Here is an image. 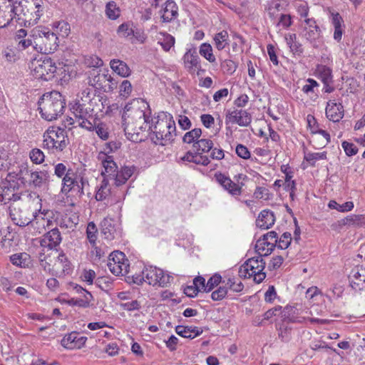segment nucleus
I'll return each instance as SVG.
<instances>
[{
    "label": "nucleus",
    "instance_id": "nucleus-58",
    "mask_svg": "<svg viewBox=\"0 0 365 365\" xmlns=\"http://www.w3.org/2000/svg\"><path fill=\"white\" fill-rule=\"evenodd\" d=\"M133 30L128 24H122L118 29V33L123 37L128 38L133 36Z\"/></svg>",
    "mask_w": 365,
    "mask_h": 365
},
{
    "label": "nucleus",
    "instance_id": "nucleus-1",
    "mask_svg": "<svg viewBox=\"0 0 365 365\" xmlns=\"http://www.w3.org/2000/svg\"><path fill=\"white\" fill-rule=\"evenodd\" d=\"M151 110L148 103L137 98L125 105L122 114L123 125L125 135L133 140H141L138 135L148 128Z\"/></svg>",
    "mask_w": 365,
    "mask_h": 365
},
{
    "label": "nucleus",
    "instance_id": "nucleus-44",
    "mask_svg": "<svg viewBox=\"0 0 365 365\" xmlns=\"http://www.w3.org/2000/svg\"><path fill=\"white\" fill-rule=\"evenodd\" d=\"M115 229L113 226L107 220H104L101 223V234L104 238L111 240L114 238Z\"/></svg>",
    "mask_w": 365,
    "mask_h": 365
},
{
    "label": "nucleus",
    "instance_id": "nucleus-29",
    "mask_svg": "<svg viewBox=\"0 0 365 365\" xmlns=\"http://www.w3.org/2000/svg\"><path fill=\"white\" fill-rule=\"evenodd\" d=\"M287 4L280 0H272L268 8V14L272 19H275L281 13L285 11Z\"/></svg>",
    "mask_w": 365,
    "mask_h": 365
},
{
    "label": "nucleus",
    "instance_id": "nucleus-13",
    "mask_svg": "<svg viewBox=\"0 0 365 365\" xmlns=\"http://www.w3.org/2000/svg\"><path fill=\"white\" fill-rule=\"evenodd\" d=\"M214 177L216 181L230 195L238 196L242 194L244 183L237 184L221 172L215 173Z\"/></svg>",
    "mask_w": 365,
    "mask_h": 365
},
{
    "label": "nucleus",
    "instance_id": "nucleus-37",
    "mask_svg": "<svg viewBox=\"0 0 365 365\" xmlns=\"http://www.w3.org/2000/svg\"><path fill=\"white\" fill-rule=\"evenodd\" d=\"M162 36L158 38V43H160L164 51H168L175 44V38L167 33H160Z\"/></svg>",
    "mask_w": 365,
    "mask_h": 365
},
{
    "label": "nucleus",
    "instance_id": "nucleus-6",
    "mask_svg": "<svg viewBox=\"0 0 365 365\" xmlns=\"http://www.w3.org/2000/svg\"><path fill=\"white\" fill-rule=\"evenodd\" d=\"M69 144L68 132L60 127H51L43 134V146L53 153L62 152Z\"/></svg>",
    "mask_w": 365,
    "mask_h": 365
},
{
    "label": "nucleus",
    "instance_id": "nucleus-7",
    "mask_svg": "<svg viewBox=\"0 0 365 365\" xmlns=\"http://www.w3.org/2000/svg\"><path fill=\"white\" fill-rule=\"evenodd\" d=\"M31 37L34 38V49L41 53L54 52L58 46L56 34L48 28L33 29Z\"/></svg>",
    "mask_w": 365,
    "mask_h": 365
},
{
    "label": "nucleus",
    "instance_id": "nucleus-10",
    "mask_svg": "<svg viewBox=\"0 0 365 365\" xmlns=\"http://www.w3.org/2000/svg\"><path fill=\"white\" fill-rule=\"evenodd\" d=\"M9 218L15 225L24 227L33 225L38 217L36 212L21 207L18 204L12 203L8 207Z\"/></svg>",
    "mask_w": 365,
    "mask_h": 365
},
{
    "label": "nucleus",
    "instance_id": "nucleus-48",
    "mask_svg": "<svg viewBox=\"0 0 365 365\" xmlns=\"http://www.w3.org/2000/svg\"><path fill=\"white\" fill-rule=\"evenodd\" d=\"M278 16L279 21H277L276 26L277 27L279 28V29H287L292 25V21L289 14L281 13Z\"/></svg>",
    "mask_w": 365,
    "mask_h": 365
},
{
    "label": "nucleus",
    "instance_id": "nucleus-32",
    "mask_svg": "<svg viewBox=\"0 0 365 365\" xmlns=\"http://www.w3.org/2000/svg\"><path fill=\"white\" fill-rule=\"evenodd\" d=\"M338 222L340 226H363L365 225V217L363 215H351L341 219Z\"/></svg>",
    "mask_w": 365,
    "mask_h": 365
},
{
    "label": "nucleus",
    "instance_id": "nucleus-31",
    "mask_svg": "<svg viewBox=\"0 0 365 365\" xmlns=\"http://www.w3.org/2000/svg\"><path fill=\"white\" fill-rule=\"evenodd\" d=\"M214 46L218 51H222L229 46V34L225 30H222L215 34L213 37Z\"/></svg>",
    "mask_w": 365,
    "mask_h": 365
},
{
    "label": "nucleus",
    "instance_id": "nucleus-16",
    "mask_svg": "<svg viewBox=\"0 0 365 365\" xmlns=\"http://www.w3.org/2000/svg\"><path fill=\"white\" fill-rule=\"evenodd\" d=\"M344 110L341 99H330L326 107V115L333 122H339L344 117Z\"/></svg>",
    "mask_w": 365,
    "mask_h": 365
},
{
    "label": "nucleus",
    "instance_id": "nucleus-51",
    "mask_svg": "<svg viewBox=\"0 0 365 365\" xmlns=\"http://www.w3.org/2000/svg\"><path fill=\"white\" fill-rule=\"evenodd\" d=\"M18 3L14 0H0V11H12L15 13Z\"/></svg>",
    "mask_w": 365,
    "mask_h": 365
},
{
    "label": "nucleus",
    "instance_id": "nucleus-61",
    "mask_svg": "<svg viewBox=\"0 0 365 365\" xmlns=\"http://www.w3.org/2000/svg\"><path fill=\"white\" fill-rule=\"evenodd\" d=\"M254 195L257 199L269 200V191L264 187H257L254 192Z\"/></svg>",
    "mask_w": 365,
    "mask_h": 365
},
{
    "label": "nucleus",
    "instance_id": "nucleus-46",
    "mask_svg": "<svg viewBox=\"0 0 365 365\" xmlns=\"http://www.w3.org/2000/svg\"><path fill=\"white\" fill-rule=\"evenodd\" d=\"M278 337L282 342H288L292 338V328L282 324L278 329Z\"/></svg>",
    "mask_w": 365,
    "mask_h": 365
},
{
    "label": "nucleus",
    "instance_id": "nucleus-39",
    "mask_svg": "<svg viewBox=\"0 0 365 365\" xmlns=\"http://www.w3.org/2000/svg\"><path fill=\"white\" fill-rule=\"evenodd\" d=\"M14 12L12 11H0V28L14 24Z\"/></svg>",
    "mask_w": 365,
    "mask_h": 365
},
{
    "label": "nucleus",
    "instance_id": "nucleus-24",
    "mask_svg": "<svg viewBox=\"0 0 365 365\" xmlns=\"http://www.w3.org/2000/svg\"><path fill=\"white\" fill-rule=\"evenodd\" d=\"M331 24L334 27V38L339 42L344 32V20L339 13H331Z\"/></svg>",
    "mask_w": 365,
    "mask_h": 365
},
{
    "label": "nucleus",
    "instance_id": "nucleus-62",
    "mask_svg": "<svg viewBox=\"0 0 365 365\" xmlns=\"http://www.w3.org/2000/svg\"><path fill=\"white\" fill-rule=\"evenodd\" d=\"M307 82V83L302 87V91L306 94L314 93V88L319 87V83L312 78H308Z\"/></svg>",
    "mask_w": 365,
    "mask_h": 365
},
{
    "label": "nucleus",
    "instance_id": "nucleus-56",
    "mask_svg": "<svg viewBox=\"0 0 365 365\" xmlns=\"http://www.w3.org/2000/svg\"><path fill=\"white\" fill-rule=\"evenodd\" d=\"M155 278H157V284L156 286L165 287L170 283L173 279V277L168 274H156Z\"/></svg>",
    "mask_w": 365,
    "mask_h": 365
},
{
    "label": "nucleus",
    "instance_id": "nucleus-5",
    "mask_svg": "<svg viewBox=\"0 0 365 365\" xmlns=\"http://www.w3.org/2000/svg\"><path fill=\"white\" fill-rule=\"evenodd\" d=\"M148 129L155 135V143L162 145L171 143L176 135L175 123L170 115H163V118L158 117L155 125H149Z\"/></svg>",
    "mask_w": 365,
    "mask_h": 365
},
{
    "label": "nucleus",
    "instance_id": "nucleus-63",
    "mask_svg": "<svg viewBox=\"0 0 365 365\" xmlns=\"http://www.w3.org/2000/svg\"><path fill=\"white\" fill-rule=\"evenodd\" d=\"M236 154L242 159H249L250 158V152L249 151L248 148L242 145L238 144L235 149Z\"/></svg>",
    "mask_w": 365,
    "mask_h": 365
},
{
    "label": "nucleus",
    "instance_id": "nucleus-43",
    "mask_svg": "<svg viewBox=\"0 0 365 365\" xmlns=\"http://www.w3.org/2000/svg\"><path fill=\"white\" fill-rule=\"evenodd\" d=\"M98 229L93 222H90L86 228V236L91 246H95L97 240Z\"/></svg>",
    "mask_w": 365,
    "mask_h": 365
},
{
    "label": "nucleus",
    "instance_id": "nucleus-27",
    "mask_svg": "<svg viewBox=\"0 0 365 365\" xmlns=\"http://www.w3.org/2000/svg\"><path fill=\"white\" fill-rule=\"evenodd\" d=\"M110 66L115 73L122 77H128L131 73V70L127 63L119 59L111 60Z\"/></svg>",
    "mask_w": 365,
    "mask_h": 365
},
{
    "label": "nucleus",
    "instance_id": "nucleus-20",
    "mask_svg": "<svg viewBox=\"0 0 365 365\" xmlns=\"http://www.w3.org/2000/svg\"><path fill=\"white\" fill-rule=\"evenodd\" d=\"M183 61L190 73H193L200 68V58L195 51L190 49L183 56Z\"/></svg>",
    "mask_w": 365,
    "mask_h": 365
},
{
    "label": "nucleus",
    "instance_id": "nucleus-57",
    "mask_svg": "<svg viewBox=\"0 0 365 365\" xmlns=\"http://www.w3.org/2000/svg\"><path fill=\"white\" fill-rule=\"evenodd\" d=\"M79 120V126L81 128H86L88 130H91L94 128V125L91 120L93 119V117H84V116H75Z\"/></svg>",
    "mask_w": 365,
    "mask_h": 365
},
{
    "label": "nucleus",
    "instance_id": "nucleus-18",
    "mask_svg": "<svg viewBox=\"0 0 365 365\" xmlns=\"http://www.w3.org/2000/svg\"><path fill=\"white\" fill-rule=\"evenodd\" d=\"M230 121L233 123H237L240 126L247 127L252 122V116L250 113L245 110L235 109L233 111L229 112L227 115Z\"/></svg>",
    "mask_w": 365,
    "mask_h": 365
},
{
    "label": "nucleus",
    "instance_id": "nucleus-15",
    "mask_svg": "<svg viewBox=\"0 0 365 365\" xmlns=\"http://www.w3.org/2000/svg\"><path fill=\"white\" fill-rule=\"evenodd\" d=\"M88 83L98 89L105 91L113 90L117 86L115 81L108 74L98 73L93 79H89Z\"/></svg>",
    "mask_w": 365,
    "mask_h": 365
},
{
    "label": "nucleus",
    "instance_id": "nucleus-52",
    "mask_svg": "<svg viewBox=\"0 0 365 365\" xmlns=\"http://www.w3.org/2000/svg\"><path fill=\"white\" fill-rule=\"evenodd\" d=\"M133 90L130 82L128 80H123L120 85V96L123 98H128Z\"/></svg>",
    "mask_w": 365,
    "mask_h": 365
},
{
    "label": "nucleus",
    "instance_id": "nucleus-26",
    "mask_svg": "<svg viewBox=\"0 0 365 365\" xmlns=\"http://www.w3.org/2000/svg\"><path fill=\"white\" fill-rule=\"evenodd\" d=\"M301 34L314 48H318L317 41L321 35L320 28L312 29L310 28H303Z\"/></svg>",
    "mask_w": 365,
    "mask_h": 365
},
{
    "label": "nucleus",
    "instance_id": "nucleus-49",
    "mask_svg": "<svg viewBox=\"0 0 365 365\" xmlns=\"http://www.w3.org/2000/svg\"><path fill=\"white\" fill-rule=\"evenodd\" d=\"M292 242L291 233L286 232L282 234L280 238L277 239V247L281 250L287 249Z\"/></svg>",
    "mask_w": 365,
    "mask_h": 365
},
{
    "label": "nucleus",
    "instance_id": "nucleus-4",
    "mask_svg": "<svg viewBox=\"0 0 365 365\" xmlns=\"http://www.w3.org/2000/svg\"><path fill=\"white\" fill-rule=\"evenodd\" d=\"M43 14L41 5L38 2L20 1L15 10L14 23L20 26H34Z\"/></svg>",
    "mask_w": 365,
    "mask_h": 365
},
{
    "label": "nucleus",
    "instance_id": "nucleus-21",
    "mask_svg": "<svg viewBox=\"0 0 365 365\" xmlns=\"http://www.w3.org/2000/svg\"><path fill=\"white\" fill-rule=\"evenodd\" d=\"M353 275L350 276V285L355 291L362 290L365 287V268H357L353 270Z\"/></svg>",
    "mask_w": 365,
    "mask_h": 365
},
{
    "label": "nucleus",
    "instance_id": "nucleus-53",
    "mask_svg": "<svg viewBox=\"0 0 365 365\" xmlns=\"http://www.w3.org/2000/svg\"><path fill=\"white\" fill-rule=\"evenodd\" d=\"M226 286H227L230 289L235 292H240L244 288V285L242 282L239 279L236 280L234 278H229Z\"/></svg>",
    "mask_w": 365,
    "mask_h": 365
},
{
    "label": "nucleus",
    "instance_id": "nucleus-8",
    "mask_svg": "<svg viewBox=\"0 0 365 365\" xmlns=\"http://www.w3.org/2000/svg\"><path fill=\"white\" fill-rule=\"evenodd\" d=\"M29 68L35 78L45 81L52 80L58 69L56 61L48 56L34 58L29 63Z\"/></svg>",
    "mask_w": 365,
    "mask_h": 365
},
{
    "label": "nucleus",
    "instance_id": "nucleus-50",
    "mask_svg": "<svg viewBox=\"0 0 365 365\" xmlns=\"http://www.w3.org/2000/svg\"><path fill=\"white\" fill-rule=\"evenodd\" d=\"M31 160L35 164H41L44 161L45 155L43 151L38 148H34L29 154Z\"/></svg>",
    "mask_w": 365,
    "mask_h": 365
},
{
    "label": "nucleus",
    "instance_id": "nucleus-64",
    "mask_svg": "<svg viewBox=\"0 0 365 365\" xmlns=\"http://www.w3.org/2000/svg\"><path fill=\"white\" fill-rule=\"evenodd\" d=\"M341 145L348 156H352L357 153L358 148L354 143L344 141Z\"/></svg>",
    "mask_w": 365,
    "mask_h": 365
},
{
    "label": "nucleus",
    "instance_id": "nucleus-11",
    "mask_svg": "<svg viewBox=\"0 0 365 365\" xmlns=\"http://www.w3.org/2000/svg\"><path fill=\"white\" fill-rule=\"evenodd\" d=\"M107 265L114 275H125L128 273V260L120 251H114L110 254Z\"/></svg>",
    "mask_w": 365,
    "mask_h": 365
},
{
    "label": "nucleus",
    "instance_id": "nucleus-34",
    "mask_svg": "<svg viewBox=\"0 0 365 365\" xmlns=\"http://www.w3.org/2000/svg\"><path fill=\"white\" fill-rule=\"evenodd\" d=\"M213 148V143L210 139L202 138L195 142V144L192 145V148L194 151L197 152V153H208Z\"/></svg>",
    "mask_w": 365,
    "mask_h": 365
},
{
    "label": "nucleus",
    "instance_id": "nucleus-55",
    "mask_svg": "<svg viewBox=\"0 0 365 365\" xmlns=\"http://www.w3.org/2000/svg\"><path fill=\"white\" fill-rule=\"evenodd\" d=\"M221 276L215 274V275L210 277L207 282L206 283V288H205V292H209L214 289L215 287L217 286L221 282Z\"/></svg>",
    "mask_w": 365,
    "mask_h": 365
},
{
    "label": "nucleus",
    "instance_id": "nucleus-36",
    "mask_svg": "<svg viewBox=\"0 0 365 365\" xmlns=\"http://www.w3.org/2000/svg\"><path fill=\"white\" fill-rule=\"evenodd\" d=\"M105 11L107 17L112 20L117 19L120 15V9L113 1L107 3Z\"/></svg>",
    "mask_w": 365,
    "mask_h": 365
},
{
    "label": "nucleus",
    "instance_id": "nucleus-40",
    "mask_svg": "<svg viewBox=\"0 0 365 365\" xmlns=\"http://www.w3.org/2000/svg\"><path fill=\"white\" fill-rule=\"evenodd\" d=\"M328 206L331 209L336 210L341 212H346L353 210L354 205L351 201L346 202L341 205L337 203L335 200H330Z\"/></svg>",
    "mask_w": 365,
    "mask_h": 365
},
{
    "label": "nucleus",
    "instance_id": "nucleus-33",
    "mask_svg": "<svg viewBox=\"0 0 365 365\" xmlns=\"http://www.w3.org/2000/svg\"><path fill=\"white\" fill-rule=\"evenodd\" d=\"M275 247L276 245L274 242L269 241L268 240H264V237H262V239L257 240L255 245V249L259 254H261L260 252H264L266 250L264 256H267L272 252Z\"/></svg>",
    "mask_w": 365,
    "mask_h": 365
},
{
    "label": "nucleus",
    "instance_id": "nucleus-59",
    "mask_svg": "<svg viewBox=\"0 0 365 365\" xmlns=\"http://www.w3.org/2000/svg\"><path fill=\"white\" fill-rule=\"evenodd\" d=\"M16 45L19 50H24L30 46L34 48V38L31 36L27 38H21L19 41H16Z\"/></svg>",
    "mask_w": 365,
    "mask_h": 365
},
{
    "label": "nucleus",
    "instance_id": "nucleus-54",
    "mask_svg": "<svg viewBox=\"0 0 365 365\" xmlns=\"http://www.w3.org/2000/svg\"><path fill=\"white\" fill-rule=\"evenodd\" d=\"M120 307L128 312L139 310L141 308L140 302L138 300H132L124 303H120Z\"/></svg>",
    "mask_w": 365,
    "mask_h": 365
},
{
    "label": "nucleus",
    "instance_id": "nucleus-2",
    "mask_svg": "<svg viewBox=\"0 0 365 365\" xmlns=\"http://www.w3.org/2000/svg\"><path fill=\"white\" fill-rule=\"evenodd\" d=\"M105 103L106 98L96 95L95 90L86 88L81 91L71 109L75 116L93 117L95 113L103 112Z\"/></svg>",
    "mask_w": 365,
    "mask_h": 365
},
{
    "label": "nucleus",
    "instance_id": "nucleus-19",
    "mask_svg": "<svg viewBox=\"0 0 365 365\" xmlns=\"http://www.w3.org/2000/svg\"><path fill=\"white\" fill-rule=\"evenodd\" d=\"M87 337L82 336L78 332H71L61 340V345L66 349L81 348L86 343Z\"/></svg>",
    "mask_w": 365,
    "mask_h": 365
},
{
    "label": "nucleus",
    "instance_id": "nucleus-38",
    "mask_svg": "<svg viewBox=\"0 0 365 365\" xmlns=\"http://www.w3.org/2000/svg\"><path fill=\"white\" fill-rule=\"evenodd\" d=\"M317 72L322 83L333 81L332 70L329 67L324 65H319L317 68Z\"/></svg>",
    "mask_w": 365,
    "mask_h": 365
},
{
    "label": "nucleus",
    "instance_id": "nucleus-60",
    "mask_svg": "<svg viewBox=\"0 0 365 365\" xmlns=\"http://www.w3.org/2000/svg\"><path fill=\"white\" fill-rule=\"evenodd\" d=\"M2 56L9 62H15L18 59L16 51L10 48H5Z\"/></svg>",
    "mask_w": 365,
    "mask_h": 365
},
{
    "label": "nucleus",
    "instance_id": "nucleus-35",
    "mask_svg": "<svg viewBox=\"0 0 365 365\" xmlns=\"http://www.w3.org/2000/svg\"><path fill=\"white\" fill-rule=\"evenodd\" d=\"M199 53L210 63H214L216 62V58L213 54L212 47L210 43H204L201 44Z\"/></svg>",
    "mask_w": 365,
    "mask_h": 365
},
{
    "label": "nucleus",
    "instance_id": "nucleus-14",
    "mask_svg": "<svg viewBox=\"0 0 365 365\" xmlns=\"http://www.w3.org/2000/svg\"><path fill=\"white\" fill-rule=\"evenodd\" d=\"M62 241L61 232L58 228H53L45 233L40 240V245L43 248L56 250Z\"/></svg>",
    "mask_w": 365,
    "mask_h": 365
},
{
    "label": "nucleus",
    "instance_id": "nucleus-22",
    "mask_svg": "<svg viewBox=\"0 0 365 365\" xmlns=\"http://www.w3.org/2000/svg\"><path fill=\"white\" fill-rule=\"evenodd\" d=\"M274 222L275 217L273 212L264 210L259 213L256 220V225L258 227L266 230L272 227Z\"/></svg>",
    "mask_w": 365,
    "mask_h": 365
},
{
    "label": "nucleus",
    "instance_id": "nucleus-17",
    "mask_svg": "<svg viewBox=\"0 0 365 365\" xmlns=\"http://www.w3.org/2000/svg\"><path fill=\"white\" fill-rule=\"evenodd\" d=\"M98 160L101 161L104 168L102 175H107L113 178L118 169V166L113 160V157L105 152H100L98 155Z\"/></svg>",
    "mask_w": 365,
    "mask_h": 365
},
{
    "label": "nucleus",
    "instance_id": "nucleus-30",
    "mask_svg": "<svg viewBox=\"0 0 365 365\" xmlns=\"http://www.w3.org/2000/svg\"><path fill=\"white\" fill-rule=\"evenodd\" d=\"M133 174V167L125 166L122 168L120 171L117 170L115 176L113 178L115 180V185L120 186L123 184H125L127 182V180L132 176Z\"/></svg>",
    "mask_w": 365,
    "mask_h": 365
},
{
    "label": "nucleus",
    "instance_id": "nucleus-47",
    "mask_svg": "<svg viewBox=\"0 0 365 365\" xmlns=\"http://www.w3.org/2000/svg\"><path fill=\"white\" fill-rule=\"evenodd\" d=\"M95 284L105 292H108L111 289L113 285L110 279L106 277H98L95 281Z\"/></svg>",
    "mask_w": 365,
    "mask_h": 365
},
{
    "label": "nucleus",
    "instance_id": "nucleus-42",
    "mask_svg": "<svg viewBox=\"0 0 365 365\" xmlns=\"http://www.w3.org/2000/svg\"><path fill=\"white\" fill-rule=\"evenodd\" d=\"M304 159L307 161L311 166L314 167L317 160L327 159V152L307 153L304 154Z\"/></svg>",
    "mask_w": 365,
    "mask_h": 365
},
{
    "label": "nucleus",
    "instance_id": "nucleus-28",
    "mask_svg": "<svg viewBox=\"0 0 365 365\" xmlns=\"http://www.w3.org/2000/svg\"><path fill=\"white\" fill-rule=\"evenodd\" d=\"M163 274V270L154 266H145L143 269V274L145 277L146 282L150 285L156 286V274Z\"/></svg>",
    "mask_w": 365,
    "mask_h": 365
},
{
    "label": "nucleus",
    "instance_id": "nucleus-23",
    "mask_svg": "<svg viewBox=\"0 0 365 365\" xmlns=\"http://www.w3.org/2000/svg\"><path fill=\"white\" fill-rule=\"evenodd\" d=\"M50 175L46 170L34 171L29 173V183L41 187L48 183Z\"/></svg>",
    "mask_w": 365,
    "mask_h": 365
},
{
    "label": "nucleus",
    "instance_id": "nucleus-3",
    "mask_svg": "<svg viewBox=\"0 0 365 365\" xmlns=\"http://www.w3.org/2000/svg\"><path fill=\"white\" fill-rule=\"evenodd\" d=\"M66 102L61 93L53 91L44 93L38 101V110L41 117L51 121L63 114Z\"/></svg>",
    "mask_w": 365,
    "mask_h": 365
},
{
    "label": "nucleus",
    "instance_id": "nucleus-45",
    "mask_svg": "<svg viewBox=\"0 0 365 365\" xmlns=\"http://www.w3.org/2000/svg\"><path fill=\"white\" fill-rule=\"evenodd\" d=\"M220 66L223 73L228 75L234 73L237 68V63L231 59L221 61Z\"/></svg>",
    "mask_w": 365,
    "mask_h": 365
},
{
    "label": "nucleus",
    "instance_id": "nucleus-41",
    "mask_svg": "<svg viewBox=\"0 0 365 365\" xmlns=\"http://www.w3.org/2000/svg\"><path fill=\"white\" fill-rule=\"evenodd\" d=\"M202 135V130L200 128H194L190 131L187 132L182 138V141L185 143H192L199 140Z\"/></svg>",
    "mask_w": 365,
    "mask_h": 365
},
{
    "label": "nucleus",
    "instance_id": "nucleus-12",
    "mask_svg": "<svg viewBox=\"0 0 365 365\" xmlns=\"http://www.w3.org/2000/svg\"><path fill=\"white\" fill-rule=\"evenodd\" d=\"M71 170L68 169L62 180L61 191L64 194H67L69 192H74L81 195L83 194V179L81 178L80 182H78L76 178H73L74 173H71Z\"/></svg>",
    "mask_w": 365,
    "mask_h": 365
},
{
    "label": "nucleus",
    "instance_id": "nucleus-9",
    "mask_svg": "<svg viewBox=\"0 0 365 365\" xmlns=\"http://www.w3.org/2000/svg\"><path fill=\"white\" fill-rule=\"evenodd\" d=\"M265 262L262 259V255L248 259L240 268V277H254V281L259 284L266 277L265 272L263 270L265 268Z\"/></svg>",
    "mask_w": 365,
    "mask_h": 365
},
{
    "label": "nucleus",
    "instance_id": "nucleus-25",
    "mask_svg": "<svg viewBox=\"0 0 365 365\" xmlns=\"http://www.w3.org/2000/svg\"><path fill=\"white\" fill-rule=\"evenodd\" d=\"M178 16V6L175 1L167 0L161 16L163 22H170Z\"/></svg>",
    "mask_w": 365,
    "mask_h": 365
}]
</instances>
